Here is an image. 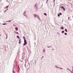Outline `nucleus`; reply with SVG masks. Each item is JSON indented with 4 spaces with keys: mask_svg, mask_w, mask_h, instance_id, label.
<instances>
[{
    "mask_svg": "<svg viewBox=\"0 0 73 73\" xmlns=\"http://www.w3.org/2000/svg\"><path fill=\"white\" fill-rule=\"evenodd\" d=\"M21 43V40H19V43L20 44Z\"/></svg>",
    "mask_w": 73,
    "mask_h": 73,
    "instance_id": "nucleus-7",
    "label": "nucleus"
},
{
    "mask_svg": "<svg viewBox=\"0 0 73 73\" xmlns=\"http://www.w3.org/2000/svg\"><path fill=\"white\" fill-rule=\"evenodd\" d=\"M34 16L35 17H36V16H37V15H35Z\"/></svg>",
    "mask_w": 73,
    "mask_h": 73,
    "instance_id": "nucleus-12",
    "label": "nucleus"
},
{
    "mask_svg": "<svg viewBox=\"0 0 73 73\" xmlns=\"http://www.w3.org/2000/svg\"><path fill=\"white\" fill-rule=\"evenodd\" d=\"M64 35H67V33H64Z\"/></svg>",
    "mask_w": 73,
    "mask_h": 73,
    "instance_id": "nucleus-11",
    "label": "nucleus"
},
{
    "mask_svg": "<svg viewBox=\"0 0 73 73\" xmlns=\"http://www.w3.org/2000/svg\"><path fill=\"white\" fill-rule=\"evenodd\" d=\"M15 29L16 30V31H18V28H17V27L15 28Z\"/></svg>",
    "mask_w": 73,
    "mask_h": 73,
    "instance_id": "nucleus-4",
    "label": "nucleus"
},
{
    "mask_svg": "<svg viewBox=\"0 0 73 73\" xmlns=\"http://www.w3.org/2000/svg\"><path fill=\"white\" fill-rule=\"evenodd\" d=\"M61 29H64V27H61Z\"/></svg>",
    "mask_w": 73,
    "mask_h": 73,
    "instance_id": "nucleus-5",
    "label": "nucleus"
},
{
    "mask_svg": "<svg viewBox=\"0 0 73 73\" xmlns=\"http://www.w3.org/2000/svg\"><path fill=\"white\" fill-rule=\"evenodd\" d=\"M18 33V32H17V33Z\"/></svg>",
    "mask_w": 73,
    "mask_h": 73,
    "instance_id": "nucleus-19",
    "label": "nucleus"
},
{
    "mask_svg": "<svg viewBox=\"0 0 73 73\" xmlns=\"http://www.w3.org/2000/svg\"><path fill=\"white\" fill-rule=\"evenodd\" d=\"M65 31H66V32H68V31L67 30V29H65Z\"/></svg>",
    "mask_w": 73,
    "mask_h": 73,
    "instance_id": "nucleus-6",
    "label": "nucleus"
},
{
    "mask_svg": "<svg viewBox=\"0 0 73 73\" xmlns=\"http://www.w3.org/2000/svg\"><path fill=\"white\" fill-rule=\"evenodd\" d=\"M17 37L18 38H19V36H17Z\"/></svg>",
    "mask_w": 73,
    "mask_h": 73,
    "instance_id": "nucleus-14",
    "label": "nucleus"
},
{
    "mask_svg": "<svg viewBox=\"0 0 73 73\" xmlns=\"http://www.w3.org/2000/svg\"><path fill=\"white\" fill-rule=\"evenodd\" d=\"M23 38H24V45H26V44L27 43V40L25 39V37H24Z\"/></svg>",
    "mask_w": 73,
    "mask_h": 73,
    "instance_id": "nucleus-1",
    "label": "nucleus"
},
{
    "mask_svg": "<svg viewBox=\"0 0 73 73\" xmlns=\"http://www.w3.org/2000/svg\"><path fill=\"white\" fill-rule=\"evenodd\" d=\"M62 33H64V31H63L62 32Z\"/></svg>",
    "mask_w": 73,
    "mask_h": 73,
    "instance_id": "nucleus-9",
    "label": "nucleus"
},
{
    "mask_svg": "<svg viewBox=\"0 0 73 73\" xmlns=\"http://www.w3.org/2000/svg\"><path fill=\"white\" fill-rule=\"evenodd\" d=\"M56 68H59V69H63V68H61L60 67H58V66H55Z\"/></svg>",
    "mask_w": 73,
    "mask_h": 73,
    "instance_id": "nucleus-2",
    "label": "nucleus"
},
{
    "mask_svg": "<svg viewBox=\"0 0 73 73\" xmlns=\"http://www.w3.org/2000/svg\"><path fill=\"white\" fill-rule=\"evenodd\" d=\"M70 19V18L69 17V18H68V19Z\"/></svg>",
    "mask_w": 73,
    "mask_h": 73,
    "instance_id": "nucleus-20",
    "label": "nucleus"
},
{
    "mask_svg": "<svg viewBox=\"0 0 73 73\" xmlns=\"http://www.w3.org/2000/svg\"><path fill=\"white\" fill-rule=\"evenodd\" d=\"M20 68H19V70H20Z\"/></svg>",
    "mask_w": 73,
    "mask_h": 73,
    "instance_id": "nucleus-21",
    "label": "nucleus"
},
{
    "mask_svg": "<svg viewBox=\"0 0 73 73\" xmlns=\"http://www.w3.org/2000/svg\"><path fill=\"white\" fill-rule=\"evenodd\" d=\"M44 15H45V16H46L47 15H46V13H44Z\"/></svg>",
    "mask_w": 73,
    "mask_h": 73,
    "instance_id": "nucleus-10",
    "label": "nucleus"
},
{
    "mask_svg": "<svg viewBox=\"0 0 73 73\" xmlns=\"http://www.w3.org/2000/svg\"><path fill=\"white\" fill-rule=\"evenodd\" d=\"M62 8L63 9L64 11H65V8H64L63 6H62Z\"/></svg>",
    "mask_w": 73,
    "mask_h": 73,
    "instance_id": "nucleus-3",
    "label": "nucleus"
},
{
    "mask_svg": "<svg viewBox=\"0 0 73 73\" xmlns=\"http://www.w3.org/2000/svg\"><path fill=\"white\" fill-rule=\"evenodd\" d=\"M13 73H15V71H13Z\"/></svg>",
    "mask_w": 73,
    "mask_h": 73,
    "instance_id": "nucleus-17",
    "label": "nucleus"
},
{
    "mask_svg": "<svg viewBox=\"0 0 73 73\" xmlns=\"http://www.w3.org/2000/svg\"><path fill=\"white\" fill-rule=\"evenodd\" d=\"M68 70H70L69 69H68Z\"/></svg>",
    "mask_w": 73,
    "mask_h": 73,
    "instance_id": "nucleus-22",
    "label": "nucleus"
},
{
    "mask_svg": "<svg viewBox=\"0 0 73 73\" xmlns=\"http://www.w3.org/2000/svg\"><path fill=\"white\" fill-rule=\"evenodd\" d=\"M18 68H20V67H19V66Z\"/></svg>",
    "mask_w": 73,
    "mask_h": 73,
    "instance_id": "nucleus-18",
    "label": "nucleus"
},
{
    "mask_svg": "<svg viewBox=\"0 0 73 73\" xmlns=\"http://www.w3.org/2000/svg\"><path fill=\"white\" fill-rule=\"evenodd\" d=\"M60 15H62V14L61 13H60Z\"/></svg>",
    "mask_w": 73,
    "mask_h": 73,
    "instance_id": "nucleus-15",
    "label": "nucleus"
},
{
    "mask_svg": "<svg viewBox=\"0 0 73 73\" xmlns=\"http://www.w3.org/2000/svg\"><path fill=\"white\" fill-rule=\"evenodd\" d=\"M9 22H10V21H9Z\"/></svg>",
    "mask_w": 73,
    "mask_h": 73,
    "instance_id": "nucleus-23",
    "label": "nucleus"
},
{
    "mask_svg": "<svg viewBox=\"0 0 73 73\" xmlns=\"http://www.w3.org/2000/svg\"><path fill=\"white\" fill-rule=\"evenodd\" d=\"M58 17H60V14H58Z\"/></svg>",
    "mask_w": 73,
    "mask_h": 73,
    "instance_id": "nucleus-13",
    "label": "nucleus"
},
{
    "mask_svg": "<svg viewBox=\"0 0 73 73\" xmlns=\"http://www.w3.org/2000/svg\"><path fill=\"white\" fill-rule=\"evenodd\" d=\"M8 7H9V6H7V8H8Z\"/></svg>",
    "mask_w": 73,
    "mask_h": 73,
    "instance_id": "nucleus-16",
    "label": "nucleus"
},
{
    "mask_svg": "<svg viewBox=\"0 0 73 73\" xmlns=\"http://www.w3.org/2000/svg\"><path fill=\"white\" fill-rule=\"evenodd\" d=\"M7 23H3V25H7Z\"/></svg>",
    "mask_w": 73,
    "mask_h": 73,
    "instance_id": "nucleus-8",
    "label": "nucleus"
}]
</instances>
